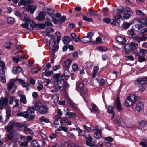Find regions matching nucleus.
<instances>
[{
    "label": "nucleus",
    "mask_w": 147,
    "mask_h": 147,
    "mask_svg": "<svg viewBox=\"0 0 147 147\" xmlns=\"http://www.w3.org/2000/svg\"><path fill=\"white\" fill-rule=\"evenodd\" d=\"M140 53L142 55H144L147 53V51L144 49H139Z\"/></svg>",
    "instance_id": "61"
},
{
    "label": "nucleus",
    "mask_w": 147,
    "mask_h": 147,
    "mask_svg": "<svg viewBox=\"0 0 147 147\" xmlns=\"http://www.w3.org/2000/svg\"><path fill=\"white\" fill-rule=\"evenodd\" d=\"M24 58H25V57L24 55L22 56H18V57H13V60L16 63H18L20 60H22V59Z\"/></svg>",
    "instance_id": "29"
},
{
    "label": "nucleus",
    "mask_w": 147,
    "mask_h": 147,
    "mask_svg": "<svg viewBox=\"0 0 147 147\" xmlns=\"http://www.w3.org/2000/svg\"><path fill=\"white\" fill-rule=\"evenodd\" d=\"M40 105V103L39 102H37L35 104V105L34 107H33L30 108L29 109H28L26 112H28V118L30 120L33 119L34 118V116L32 114L34 113L35 110H37L38 109V107Z\"/></svg>",
    "instance_id": "5"
},
{
    "label": "nucleus",
    "mask_w": 147,
    "mask_h": 147,
    "mask_svg": "<svg viewBox=\"0 0 147 147\" xmlns=\"http://www.w3.org/2000/svg\"><path fill=\"white\" fill-rule=\"evenodd\" d=\"M145 35L146 36V37H145V36H142V37H140V38H139L140 43L141 41H145L147 39V33H146V34H145Z\"/></svg>",
    "instance_id": "45"
},
{
    "label": "nucleus",
    "mask_w": 147,
    "mask_h": 147,
    "mask_svg": "<svg viewBox=\"0 0 147 147\" xmlns=\"http://www.w3.org/2000/svg\"><path fill=\"white\" fill-rule=\"evenodd\" d=\"M94 35V34L93 32H89L87 33L86 36L88 37L90 39H92V38Z\"/></svg>",
    "instance_id": "56"
},
{
    "label": "nucleus",
    "mask_w": 147,
    "mask_h": 147,
    "mask_svg": "<svg viewBox=\"0 0 147 147\" xmlns=\"http://www.w3.org/2000/svg\"><path fill=\"white\" fill-rule=\"evenodd\" d=\"M69 44L68 43L67 44L65 45L63 48V51L64 52L66 51L68 48Z\"/></svg>",
    "instance_id": "59"
},
{
    "label": "nucleus",
    "mask_w": 147,
    "mask_h": 147,
    "mask_svg": "<svg viewBox=\"0 0 147 147\" xmlns=\"http://www.w3.org/2000/svg\"><path fill=\"white\" fill-rule=\"evenodd\" d=\"M97 11L93 10H89L88 11L87 13V15L88 16L93 17L94 16H98L99 14H97Z\"/></svg>",
    "instance_id": "16"
},
{
    "label": "nucleus",
    "mask_w": 147,
    "mask_h": 147,
    "mask_svg": "<svg viewBox=\"0 0 147 147\" xmlns=\"http://www.w3.org/2000/svg\"><path fill=\"white\" fill-rule=\"evenodd\" d=\"M124 10V8L122 6L119 7L117 9V11L119 13H122Z\"/></svg>",
    "instance_id": "58"
},
{
    "label": "nucleus",
    "mask_w": 147,
    "mask_h": 147,
    "mask_svg": "<svg viewBox=\"0 0 147 147\" xmlns=\"http://www.w3.org/2000/svg\"><path fill=\"white\" fill-rule=\"evenodd\" d=\"M131 24L128 22H124L123 24V25L124 28L126 29L128 28L130 26Z\"/></svg>",
    "instance_id": "50"
},
{
    "label": "nucleus",
    "mask_w": 147,
    "mask_h": 147,
    "mask_svg": "<svg viewBox=\"0 0 147 147\" xmlns=\"http://www.w3.org/2000/svg\"><path fill=\"white\" fill-rule=\"evenodd\" d=\"M66 113L65 114L66 116H69V117L75 119L76 117V114L74 112H70L68 108H66Z\"/></svg>",
    "instance_id": "17"
},
{
    "label": "nucleus",
    "mask_w": 147,
    "mask_h": 147,
    "mask_svg": "<svg viewBox=\"0 0 147 147\" xmlns=\"http://www.w3.org/2000/svg\"><path fill=\"white\" fill-rule=\"evenodd\" d=\"M97 127L96 126V130L97 131L94 134V137L97 139L100 138L101 137L102 130L101 129H97Z\"/></svg>",
    "instance_id": "13"
},
{
    "label": "nucleus",
    "mask_w": 147,
    "mask_h": 147,
    "mask_svg": "<svg viewBox=\"0 0 147 147\" xmlns=\"http://www.w3.org/2000/svg\"><path fill=\"white\" fill-rule=\"evenodd\" d=\"M33 1L32 0H20L18 3V5H26L27 4H30L33 3Z\"/></svg>",
    "instance_id": "10"
},
{
    "label": "nucleus",
    "mask_w": 147,
    "mask_h": 147,
    "mask_svg": "<svg viewBox=\"0 0 147 147\" xmlns=\"http://www.w3.org/2000/svg\"><path fill=\"white\" fill-rule=\"evenodd\" d=\"M20 101L21 102L24 104H25L27 103L26 98L25 96L24 95H22L20 96Z\"/></svg>",
    "instance_id": "27"
},
{
    "label": "nucleus",
    "mask_w": 147,
    "mask_h": 147,
    "mask_svg": "<svg viewBox=\"0 0 147 147\" xmlns=\"http://www.w3.org/2000/svg\"><path fill=\"white\" fill-rule=\"evenodd\" d=\"M67 136L71 138H74L75 137V136L74 134L70 132H68L67 134Z\"/></svg>",
    "instance_id": "62"
},
{
    "label": "nucleus",
    "mask_w": 147,
    "mask_h": 147,
    "mask_svg": "<svg viewBox=\"0 0 147 147\" xmlns=\"http://www.w3.org/2000/svg\"><path fill=\"white\" fill-rule=\"evenodd\" d=\"M108 112L109 113H111V114H113L114 113L112 107L110 106L109 107L108 110Z\"/></svg>",
    "instance_id": "55"
},
{
    "label": "nucleus",
    "mask_w": 147,
    "mask_h": 147,
    "mask_svg": "<svg viewBox=\"0 0 147 147\" xmlns=\"http://www.w3.org/2000/svg\"><path fill=\"white\" fill-rule=\"evenodd\" d=\"M51 10V8H44L43 9V12L47 14L49 13V11H50Z\"/></svg>",
    "instance_id": "54"
},
{
    "label": "nucleus",
    "mask_w": 147,
    "mask_h": 147,
    "mask_svg": "<svg viewBox=\"0 0 147 147\" xmlns=\"http://www.w3.org/2000/svg\"><path fill=\"white\" fill-rule=\"evenodd\" d=\"M55 117V120L54 121V124L56 125H59V121H60V119H61V117L58 115H56Z\"/></svg>",
    "instance_id": "30"
},
{
    "label": "nucleus",
    "mask_w": 147,
    "mask_h": 147,
    "mask_svg": "<svg viewBox=\"0 0 147 147\" xmlns=\"http://www.w3.org/2000/svg\"><path fill=\"white\" fill-rule=\"evenodd\" d=\"M53 77L55 79L54 81V86L53 87L55 90L54 91L57 92L58 88L61 90H63L64 84L65 83V77L63 76H61V75L59 74H54Z\"/></svg>",
    "instance_id": "1"
},
{
    "label": "nucleus",
    "mask_w": 147,
    "mask_h": 147,
    "mask_svg": "<svg viewBox=\"0 0 147 147\" xmlns=\"http://www.w3.org/2000/svg\"><path fill=\"white\" fill-rule=\"evenodd\" d=\"M14 83L13 82H9L7 84L8 90L9 91L11 90L12 87L14 86Z\"/></svg>",
    "instance_id": "35"
},
{
    "label": "nucleus",
    "mask_w": 147,
    "mask_h": 147,
    "mask_svg": "<svg viewBox=\"0 0 147 147\" xmlns=\"http://www.w3.org/2000/svg\"><path fill=\"white\" fill-rule=\"evenodd\" d=\"M55 35L56 36H57V42L58 43H59L61 38V34L60 32L57 31L55 33Z\"/></svg>",
    "instance_id": "33"
},
{
    "label": "nucleus",
    "mask_w": 147,
    "mask_h": 147,
    "mask_svg": "<svg viewBox=\"0 0 147 147\" xmlns=\"http://www.w3.org/2000/svg\"><path fill=\"white\" fill-rule=\"evenodd\" d=\"M91 41V39H90L86 36L83 38H82V41L81 42L83 43H86L90 42Z\"/></svg>",
    "instance_id": "26"
},
{
    "label": "nucleus",
    "mask_w": 147,
    "mask_h": 147,
    "mask_svg": "<svg viewBox=\"0 0 147 147\" xmlns=\"http://www.w3.org/2000/svg\"><path fill=\"white\" fill-rule=\"evenodd\" d=\"M54 32V30L52 28H48L46 29L45 32L48 33H52Z\"/></svg>",
    "instance_id": "53"
},
{
    "label": "nucleus",
    "mask_w": 147,
    "mask_h": 147,
    "mask_svg": "<svg viewBox=\"0 0 147 147\" xmlns=\"http://www.w3.org/2000/svg\"><path fill=\"white\" fill-rule=\"evenodd\" d=\"M135 55L136 56H138V61L140 62H142L145 61L146 60V58L141 57L140 55V53H135Z\"/></svg>",
    "instance_id": "20"
},
{
    "label": "nucleus",
    "mask_w": 147,
    "mask_h": 147,
    "mask_svg": "<svg viewBox=\"0 0 147 147\" xmlns=\"http://www.w3.org/2000/svg\"><path fill=\"white\" fill-rule=\"evenodd\" d=\"M143 108V105L142 102H140L136 104L135 109L137 111L140 112Z\"/></svg>",
    "instance_id": "14"
},
{
    "label": "nucleus",
    "mask_w": 147,
    "mask_h": 147,
    "mask_svg": "<svg viewBox=\"0 0 147 147\" xmlns=\"http://www.w3.org/2000/svg\"><path fill=\"white\" fill-rule=\"evenodd\" d=\"M134 83L135 84H141L142 85L147 84V77L139 78L135 81Z\"/></svg>",
    "instance_id": "7"
},
{
    "label": "nucleus",
    "mask_w": 147,
    "mask_h": 147,
    "mask_svg": "<svg viewBox=\"0 0 147 147\" xmlns=\"http://www.w3.org/2000/svg\"><path fill=\"white\" fill-rule=\"evenodd\" d=\"M38 108L39 113L42 114H46L48 111V107L46 105H41V103Z\"/></svg>",
    "instance_id": "6"
},
{
    "label": "nucleus",
    "mask_w": 147,
    "mask_h": 147,
    "mask_svg": "<svg viewBox=\"0 0 147 147\" xmlns=\"http://www.w3.org/2000/svg\"><path fill=\"white\" fill-rule=\"evenodd\" d=\"M111 20L108 18H105L103 19V22L106 23L108 24L111 22Z\"/></svg>",
    "instance_id": "51"
},
{
    "label": "nucleus",
    "mask_w": 147,
    "mask_h": 147,
    "mask_svg": "<svg viewBox=\"0 0 147 147\" xmlns=\"http://www.w3.org/2000/svg\"><path fill=\"white\" fill-rule=\"evenodd\" d=\"M11 44V42H6L5 44V47L7 49L10 48V45Z\"/></svg>",
    "instance_id": "52"
},
{
    "label": "nucleus",
    "mask_w": 147,
    "mask_h": 147,
    "mask_svg": "<svg viewBox=\"0 0 147 147\" xmlns=\"http://www.w3.org/2000/svg\"><path fill=\"white\" fill-rule=\"evenodd\" d=\"M144 26V24H141L140 23L136 24L135 25V27L136 28H137L138 30L141 29L143 28Z\"/></svg>",
    "instance_id": "36"
},
{
    "label": "nucleus",
    "mask_w": 147,
    "mask_h": 147,
    "mask_svg": "<svg viewBox=\"0 0 147 147\" xmlns=\"http://www.w3.org/2000/svg\"><path fill=\"white\" fill-rule=\"evenodd\" d=\"M26 9L27 11H30L31 14H33L36 9V7L35 6H33L32 5H30L26 7Z\"/></svg>",
    "instance_id": "9"
},
{
    "label": "nucleus",
    "mask_w": 147,
    "mask_h": 147,
    "mask_svg": "<svg viewBox=\"0 0 147 147\" xmlns=\"http://www.w3.org/2000/svg\"><path fill=\"white\" fill-rule=\"evenodd\" d=\"M28 145V142L24 141L22 142L20 144V146L21 147H25Z\"/></svg>",
    "instance_id": "47"
},
{
    "label": "nucleus",
    "mask_w": 147,
    "mask_h": 147,
    "mask_svg": "<svg viewBox=\"0 0 147 147\" xmlns=\"http://www.w3.org/2000/svg\"><path fill=\"white\" fill-rule=\"evenodd\" d=\"M31 144L33 147H40L39 143L36 140H33Z\"/></svg>",
    "instance_id": "32"
},
{
    "label": "nucleus",
    "mask_w": 147,
    "mask_h": 147,
    "mask_svg": "<svg viewBox=\"0 0 147 147\" xmlns=\"http://www.w3.org/2000/svg\"><path fill=\"white\" fill-rule=\"evenodd\" d=\"M39 120L41 121H42L45 123H48L49 122V120L46 118L44 116H42L39 118Z\"/></svg>",
    "instance_id": "34"
},
{
    "label": "nucleus",
    "mask_w": 147,
    "mask_h": 147,
    "mask_svg": "<svg viewBox=\"0 0 147 147\" xmlns=\"http://www.w3.org/2000/svg\"><path fill=\"white\" fill-rule=\"evenodd\" d=\"M130 45H131L132 50H134L136 47L138 46V44L136 43L131 42Z\"/></svg>",
    "instance_id": "46"
},
{
    "label": "nucleus",
    "mask_w": 147,
    "mask_h": 147,
    "mask_svg": "<svg viewBox=\"0 0 147 147\" xmlns=\"http://www.w3.org/2000/svg\"><path fill=\"white\" fill-rule=\"evenodd\" d=\"M52 98L54 103H56L58 102L59 99V97L57 95H54L52 96Z\"/></svg>",
    "instance_id": "39"
},
{
    "label": "nucleus",
    "mask_w": 147,
    "mask_h": 147,
    "mask_svg": "<svg viewBox=\"0 0 147 147\" xmlns=\"http://www.w3.org/2000/svg\"><path fill=\"white\" fill-rule=\"evenodd\" d=\"M146 20L145 19H142L138 20V22H139V23L144 24H146Z\"/></svg>",
    "instance_id": "60"
},
{
    "label": "nucleus",
    "mask_w": 147,
    "mask_h": 147,
    "mask_svg": "<svg viewBox=\"0 0 147 147\" xmlns=\"http://www.w3.org/2000/svg\"><path fill=\"white\" fill-rule=\"evenodd\" d=\"M127 53H130L131 50H132L130 44H126L124 47Z\"/></svg>",
    "instance_id": "22"
},
{
    "label": "nucleus",
    "mask_w": 147,
    "mask_h": 147,
    "mask_svg": "<svg viewBox=\"0 0 147 147\" xmlns=\"http://www.w3.org/2000/svg\"><path fill=\"white\" fill-rule=\"evenodd\" d=\"M25 21V23L21 24V26L23 28L27 30H33L34 27L31 22L32 23L33 21L32 20L27 18L26 17L23 20Z\"/></svg>",
    "instance_id": "3"
},
{
    "label": "nucleus",
    "mask_w": 147,
    "mask_h": 147,
    "mask_svg": "<svg viewBox=\"0 0 147 147\" xmlns=\"http://www.w3.org/2000/svg\"><path fill=\"white\" fill-rule=\"evenodd\" d=\"M15 124L14 121L13 120L10 121L8 125L5 127V129H6L8 132H10L12 130L13 127L15 126Z\"/></svg>",
    "instance_id": "8"
},
{
    "label": "nucleus",
    "mask_w": 147,
    "mask_h": 147,
    "mask_svg": "<svg viewBox=\"0 0 147 147\" xmlns=\"http://www.w3.org/2000/svg\"><path fill=\"white\" fill-rule=\"evenodd\" d=\"M83 19L84 20L88 22H91L93 20L92 18H88L86 16H83Z\"/></svg>",
    "instance_id": "41"
},
{
    "label": "nucleus",
    "mask_w": 147,
    "mask_h": 147,
    "mask_svg": "<svg viewBox=\"0 0 147 147\" xmlns=\"http://www.w3.org/2000/svg\"><path fill=\"white\" fill-rule=\"evenodd\" d=\"M71 62V60L68 58L63 64V66L65 68H68L70 66Z\"/></svg>",
    "instance_id": "18"
},
{
    "label": "nucleus",
    "mask_w": 147,
    "mask_h": 147,
    "mask_svg": "<svg viewBox=\"0 0 147 147\" xmlns=\"http://www.w3.org/2000/svg\"><path fill=\"white\" fill-rule=\"evenodd\" d=\"M66 19V16H63L60 18L58 19V21L60 22H63Z\"/></svg>",
    "instance_id": "48"
},
{
    "label": "nucleus",
    "mask_w": 147,
    "mask_h": 147,
    "mask_svg": "<svg viewBox=\"0 0 147 147\" xmlns=\"http://www.w3.org/2000/svg\"><path fill=\"white\" fill-rule=\"evenodd\" d=\"M51 41L49 42V45L50 49H52L51 59H54L55 53L58 49L59 46L58 45H56V42L54 39L52 42V44L51 45Z\"/></svg>",
    "instance_id": "4"
},
{
    "label": "nucleus",
    "mask_w": 147,
    "mask_h": 147,
    "mask_svg": "<svg viewBox=\"0 0 147 147\" xmlns=\"http://www.w3.org/2000/svg\"><path fill=\"white\" fill-rule=\"evenodd\" d=\"M11 111L9 109H7L6 111V119L7 121H8L10 117L11 116Z\"/></svg>",
    "instance_id": "37"
},
{
    "label": "nucleus",
    "mask_w": 147,
    "mask_h": 147,
    "mask_svg": "<svg viewBox=\"0 0 147 147\" xmlns=\"http://www.w3.org/2000/svg\"><path fill=\"white\" fill-rule=\"evenodd\" d=\"M116 41L121 43V44H124L126 42V40L125 38L118 36L115 38Z\"/></svg>",
    "instance_id": "11"
},
{
    "label": "nucleus",
    "mask_w": 147,
    "mask_h": 147,
    "mask_svg": "<svg viewBox=\"0 0 147 147\" xmlns=\"http://www.w3.org/2000/svg\"><path fill=\"white\" fill-rule=\"evenodd\" d=\"M54 10L51 9V10L50 11H49V13H48V14L52 18L54 16Z\"/></svg>",
    "instance_id": "57"
},
{
    "label": "nucleus",
    "mask_w": 147,
    "mask_h": 147,
    "mask_svg": "<svg viewBox=\"0 0 147 147\" xmlns=\"http://www.w3.org/2000/svg\"><path fill=\"white\" fill-rule=\"evenodd\" d=\"M68 102L69 104L71 106V107L74 109H76L77 107L76 104L74 103L71 100H69Z\"/></svg>",
    "instance_id": "42"
},
{
    "label": "nucleus",
    "mask_w": 147,
    "mask_h": 147,
    "mask_svg": "<svg viewBox=\"0 0 147 147\" xmlns=\"http://www.w3.org/2000/svg\"><path fill=\"white\" fill-rule=\"evenodd\" d=\"M88 94V91L86 89L83 90L81 91L80 92V94L83 97V99L85 101H86V98L87 97V95Z\"/></svg>",
    "instance_id": "19"
},
{
    "label": "nucleus",
    "mask_w": 147,
    "mask_h": 147,
    "mask_svg": "<svg viewBox=\"0 0 147 147\" xmlns=\"http://www.w3.org/2000/svg\"><path fill=\"white\" fill-rule=\"evenodd\" d=\"M28 112H26V111L24 112V113L19 112L17 113V115L18 116H23L25 118H28Z\"/></svg>",
    "instance_id": "21"
},
{
    "label": "nucleus",
    "mask_w": 147,
    "mask_h": 147,
    "mask_svg": "<svg viewBox=\"0 0 147 147\" xmlns=\"http://www.w3.org/2000/svg\"><path fill=\"white\" fill-rule=\"evenodd\" d=\"M128 35L130 37H132L134 36L135 35L134 34V31L132 29H131L130 30H129L127 32Z\"/></svg>",
    "instance_id": "38"
},
{
    "label": "nucleus",
    "mask_w": 147,
    "mask_h": 147,
    "mask_svg": "<svg viewBox=\"0 0 147 147\" xmlns=\"http://www.w3.org/2000/svg\"><path fill=\"white\" fill-rule=\"evenodd\" d=\"M71 40V38L69 36H65L62 38V41L64 44L68 43Z\"/></svg>",
    "instance_id": "23"
},
{
    "label": "nucleus",
    "mask_w": 147,
    "mask_h": 147,
    "mask_svg": "<svg viewBox=\"0 0 147 147\" xmlns=\"http://www.w3.org/2000/svg\"><path fill=\"white\" fill-rule=\"evenodd\" d=\"M65 76L69 77L71 75L70 73L69 70L66 69L65 70L63 74Z\"/></svg>",
    "instance_id": "44"
},
{
    "label": "nucleus",
    "mask_w": 147,
    "mask_h": 147,
    "mask_svg": "<svg viewBox=\"0 0 147 147\" xmlns=\"http://www.w3.org/2000/svg\"><path fill=\"white\" fill-rule=\"evenodd\" d=\"M91 105L92 111L94 113L98 112L99 110V109L97 106L94 104H92Z\"/></svg>",
    "instance_id": "31"
},
{
    "label": "nucleus",
    "mask_w": 147,
    "mask_h": 147,
    "mask_svg": "<svg viewBox=\"0 0 147 147\" xmlns=\"http://www.w3.org/2000/svg\"><path fill=\"white\" fill-rule=\"evenodd\" d=\"M139 124L142 127H144L147 125V122L145 121L142 120L139 122Z\"/></svg>",
    "instance_id": "43"
},
{
    "label": "nucleus",
    "mask_w": 147,
    "mask_h": 147,
    "mask_svg": "<svg viewBox=\"0 0 147 147\" xmlns=\"http://www.w3.org/2000/svg\"><path fill=\"white\" fill-rule=\"evenodd\" d=\"M0 66L1 67L2 69H5V65L4 62L3 61H0Z\"/></svg>",
    "instance_id": "63"
},
{
    "label": "nucleus",
    "mask_w": 147,
    "mask_h": 147,
    "mask_svg": "<svg viewBox=\"0 0 147 147\" xmlns=\"http://www.w3.org/2000/svg\"><path fill=\"white\" fill-rule=\"evenodd\" d=\"M137 96L134 94H131L126 98L125 102L127 107H129L132 106L136 103L137 100Z\"/></svg>",
    "instance_id": "2"
},
{
    "label": "nucleus",
    "mask_w": 147,
    "mask_h": 147,
    "mask_svg": "<svg viewBox=\"0 0 147 147\" xmlns=\"http://www.w3.org/2000/svg\"><path fill=\"white\" fill-rule=\"evenodd\" d=\"M14 21V19L11 17H8L7 18V22L9 24H13Z\"/></svg>",
    "instance_id": "40"
},
{
    "label": "nucleus",
    "mask_w": 147,
    "mask_h": 147,
    "mask_svg": "<svg viewBox=\"0 0 147 147\" xmlns=\"http://www.w3.org/2000/svg\"><path fill=\"white\" fill-rule=\"evenodd\" d=\"M99 70V67L98 66H95L93 68V72L95 74H97Z\"/></svg>",
    "instance_id": "64"
},
{
    "label": "nucleus",
    "mask_w": 147,
    "mask_h": 147,
    "mask_svg": "<svg viewBox=\"0 0 147 147\" xmlns=\"http://www.w3.org/2000/svg\"><path fill=\"white\" fill-rule=\"evenodd\" d=\"M45 14L44 12H40L38 16L36 17V18L38 21H41L43 20L45 17Z\"/></svg>",
    "instance_id": "12"
},
{
    "label": "nucleus",
    "mask_w": 147,
    "mask_h": 147,
    "mask_svg": "<svg viewBox=\"0 0 147 147\" xmlns=\"http://www.w3.org/2000/svg\"><path fill=\"white\" fill-rule=\"evenodd\" d=\"M76 130H78L79 132V135L82 136H85L86 131H85L82 130L79 128L78 126H76Z\"/></svg>",
    "instance_id": "24"
},
{
    "label": "nucleus",
    "mask_w": 147,
    "mask_h": 147,
    "mask_svg": "<svg viewBox=\"0 0 147 147\" xmlns=\"http://www.w3.org/2000/svg\"><path fill=\"white\" fill-rule=\"evenodd\" d=\"M116 108L118 111H121L122 110V108L121 106L119 99L118 98H117L116 100Z\"/></svg>",
    "instance_id": "28"
},
{
    "label": "nucleus",
    "mask_w": 147,
    "mask_h": 147,
    "mask_svg": "<svg viewBox=\"0 0 147 147\" xmlns=\"http://www.w3.org/2000/svg\"><path fill=\"white\" fill-rule=\"evenodd\" d=\"M22 71V69L19 66L14 67L12 70V72L14 74H16L21 72Z\"/></svg>",
    "instance_id": "15"
},
{
    "label": "nucleus",
    "mask_w": 147,
    "mask_h": 147,
    "mask_svg": "<svg viewBox=\"0 0 147 147\" xmlns=\"http://www.w3.org/2000/svg\"><path fill=\"white\" fill-rule=\"evenodd\" d=\"M8 99L7 98H3L1 97L0 98V103H1L4 105H6L8 103Z\"/></svg>",
    "instance_id": "25"
},
{
    "label": "nucleus",
    "mask_w": 147,
    "mask_h": 147,
    "mask_svg": "<svg viewBox=\"0 0 147 147\" xmlns=\"http://www.w3.org/2000/svg\"><path fill=\"white\" fill-rule=\"evenodd\" d=\"M23 127L24 130L26 132H28L31 133L32 132V130L30 129L27 127L26 125H24Z\"/></svg>",
    "instance_id": "49"
}]
</instances>
